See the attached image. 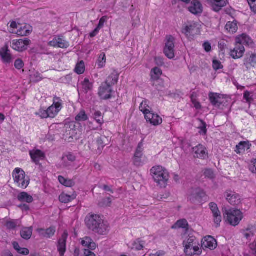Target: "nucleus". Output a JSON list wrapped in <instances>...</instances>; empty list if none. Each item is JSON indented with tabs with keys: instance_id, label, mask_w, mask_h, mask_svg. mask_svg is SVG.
I'll return each instance as SVG.
<instances>
[{
	"instance_id": "13d9d810",
	"label": "nucleus",
	"mask_w": 256,
	"mask_h": 256,
	"mask_svg": "<svg viewBox=\"0 0 256 256\" xmlns=\"http://www.w3.org/2000/svg\"><path fill=\"white\" fill-rule=\"evenodd\" d=\"M251 10L256 12V0H247Z\"/></svg>"
},
{
	"instance_id": "c756f323",
	"label": "nucleus",
	"mask_w": 256,
	"mask_h": 256,
	"mask_svg": "<svg viewBox=\"0 0 256 256\" xmlns=\"http://www.w3.org/2000/svg\"><path fill=\"white\" fill-rule=\"evenodd\" d=\"M18 200L20 202H26L31 203L33 201V198L32 196L26 192H20L17 196Z\"/></svg>"
},
{
	"instance_id": "6e6552de",
	"label": "nucleus",
	"mask_w": 256,
	"mask_h": 256,
	"mask_svg": "<svg viewBox=\"0 0 256 256\" xmlns=\"http://www.w3.org/2000/svg\"><path fill=\"white\" fill-rule=\"evenodd\" d=\"M30 43V40L28 38L24 40H14L11 42V47L16 51L22 52L27 49Z\"/></svg>"
},
{
	"instance_id": "f03ea898",
	"label": "nucleus",
	"mask_w": 256,
	"mask_h": 256,
	"mask_svg": "<svg viewBox=\"0 0 256 256\" xmlns=\"http://www.w3.org/2000/svg\"><path fill=\"white\" fill-rule=\"evenodd\" d=\"M150 173L154 182L160 188H165L167 184L169 174L167 170L161 166H154Z\"/></svg>"
},
{
	"instance_id": "69168bd1",
	"label": "nucleus",
	"mask_w": 256,
	"mask_h": 256,
	"mask_svg": "<svg viewBox=\"0 0 256 256\" xmlns=\"http://www.w3.org/2000/svg\"><path fill=\"white\" fill-rule=\"evenodd\" d=\"M203 48L206 52H210L212 49L210 44L208 42L204 43Z\"/></svg>"
},
{
	"instance_id": "5701e85b",
	"label": "nucleus",
	"mask_w": 256,
	"mask_h": 256,
	"mask_svg": "<svg viewBox=\"0 0 256 256\" xmlns=\"http://www.w3.org/2000/svg\"><path fill=\"white\" fill-rule=\"evenodd\" d=\"M49 44L54 47H58L62 48H68L70 44L69 42L60 37L54 38L50 42Z\"/></svg>"
},
{
	"instance_id": "f704fd0d",
	"label": "nucleus",
	"mask_w": 256,
	"mask_h": 256,
	"mask_svg": "<svg viewBox=\"0 0 256 256\" xmlns=\"http://www.w3.org/2000/svg\"><path fill=\"white\" fill-rule=\"evenodd\" d=\"M196 24H190L187 25L182 30V33L188 36V34H194V30L196 29Z\"/></svg>"
},
{
	"instance_id": "423d86ee",
	"label": "nucleus",
	"mask_w": 256,
	"mask_h": 256,
	"mask_svg": "<svg viewBox=\"0 0 256 256\" xmlns=\"http://www.w3.org/2000/svg\"><path fill=\"white\" fill-rule=\"evenodd\" d=\"M14 182L18 186L26 188L30 184V178L26 176L24 172L20 168H16L12 172Z\"/></svg>"
},
{
	"instance_id": "cd10ccee",
	"label": "nucleus",
	"mask_w": 256,
	"mask_h": 256,
	"mask_svg": "<svg viewBox=\"0 0 256 256\" xmlns=\"http://www.w3.org/2000/svg\"><path fill=\"white\" fill-rule=\"evenodd\" d=\"M213 10L219 12L226 4L227 0H210Z\"/></svg>"
},
{
	"instance_id": "a19ab883",
	"label": "nucleus",
	"mask_w": 256,
	"mask_h": 256,
	"mask_svg": "<svg viewBox=\"0 0 256 256\" xmlns=\"http://www.w3.org/2000/svg\"><path fill=\"white\" fill-rule=\"evenodd\" d=\"M198 120L200 122V124L198 128L200 130L199 133L201 135H206L207 132L206 124L202 120L198 119Z\"/></svg>"
},
{
	"instance_id": "c9c22d12",
	"label": "nucleus",
	"mask_w": 256,
	"mask_h": 256,
	"mask_svg": "<svg viewBox=\"0 0 256 256\" xmlns=\"http://www.w3.org/2000/svg\"><path fill=\"white\" fill-rule=\"evenodd\" d=\"M225 28L230 33H234L238 30V26L236 23L234 22H228L225 26Z\"/></svg>"
},
{
	"instance_id": "58836bf2",
	"label": "nucleus",
	"mask_w": 256,
	"mask_h": 256,
	"mask_svg": "<svg viewBox=\"0 0 256 256\" xmlns=\"http://www.w3.org/2000/svg\"><path fill=\"white\" fill-rule=\"evenodd\" d=\"M74 198V197L65 194H62L59 196L60 201L64 204L70 202Z\"/></svg>"
},
{
	"instance_id": "ea45409f",
	"label": "nucleus",
	"mask_w": 256,
	"mask_h": 256,
	"mask_svg": "<svg viewBox=\"0 0 256 256\" xmlns=\"http://www.w3.org/2000/svg\"><path fill=\"white\" fill-rule=\"evenodd\" d=\"M84 70L85 66L84 62L83 61H80V63L76 65L74 71L76 74H80L84 72Z\"/></svg>"
},
{
	"instance_id": "b1692460",
	"label": "nucleus",
	"mask_w": 256,
	"mask_h": 256,
	"mask_svg": "<svg viewBox=\"0 0 256 256\" xmlns=\"http://www.w3.org/2000/svg\"><path fill=\"white\" fill-rule=\"evenodd\" d=\"M236 43L238 44H242L252 46L254 44L252 40L246 34H243L238 36L236 40Z\"/></svg>"
},
{
	"instance_id": "a18cd8bd",
	"label": "nucleus",
	"mask_w": 256,
	"mask_h": 256,
	"mask_svg": "<svg viewBox=\"0 0 256 256\" xmlns=\"http://www.w3.org/2000/svg\"><path fill=\"white\" fill-rule=\"evenodd\" d=\"M142 146H143V144H142V142H140L138 144V147L136 148V150L134 155V156L135 157L142 158V156H143Z\"/></svg>"
},
{
	"instance_id": "f8f14e48",
	"label": "nucleus",
	"mask_w": 256,
	"mask_h": 256,
	"mask_svg": "<svg viewBox=\"0 0 256 256\" xmlns=\"http://www.w3.org/2000/svg\"><path fill=\"white\" fill-rule=\"evenodd\" d=\"M227 201L232 206H237L241 202L240 196L236 192L229 190L224 192Z\"/></svg>"
},
{
	"instance_id": "412c9836",
	"label": "nucleus",
	"mask_w": 256,
	"mask_h": 256,
	"mask_svg": "<svg viewBox=\"0 0 256 256\" xmlns=\"http://www.w3.org/2000/svg\"><path fill=\"white\" fill-rule=\"evenodd\" d=\"M209 98L212 105L216 107H220L224 102V98L220 94L210 92Z\"/></svg>"
},
{
	"instance_id": "aec40b11",
	"label": "nucleus",
	"mask_w": 256,
	"mask_h": 256,
	"mask_svg": "<svg viewBox=\"0 0 256 256\" xmlns=\"http://www.w3.org/2000/svg\"><path fill=\"white\" fill-rule=\"evenodd\" d=\"M0 56L3 62L5 64H10L12 61V56L10 53L8 46L5 45L0 50Z\"/></svg>"
},
{
	"instance_id": "39448f33",
	"label": "nucleus",
	"mask_w": 256,
	"mask_h": 256,
	"mask_svg": "<svg viewBox=\"0 0 256 256\" xmlns=\"http://www.w3.org/2000/svg\"><path fill=\"white\" fill-rule=\"evenodd\" d=\"M88 118L85 111L82 110L75 118L76 122H72L66 126V136L69 138H73L77 134L76 127V125H80V122H84L88 120Z\"/></svg>"
},
{
	"instance_id": "052dcab7",
	"label": "nucleus",
	"mask_w": 256,
	"mask_h": 256,
	"mask_svg": "<svg viewBox=\"0 0 256 256\" xmlns=\"http://www.w3.org/2000/svg\"><path fill=\"white\" fill-rule=\"evenodd\" d=\"M54 140V134L53 132L50 131L48 134L46 136L45 140L53 141Z\"/></svg>"
},
{
	"instance_id": "0eeeda50",
	"label": "nucleus",
	"mask_w": 256,
	"mask_h": 256,
	"mask_svg": "<svg viewBox=\"0 0 256 256\" xmlns=\"http://www.w3.org/2000/svg\"><path fill=\"white\" fill-rule=\"evenodd\" d=\"M206 193L200 188H192L189 191L188 200L192 204H200L206 196Z\"/></svg>"
},
{
	"instance_id": "7ed1b4c3",
	"label": "nucleus",
	"mask_w": 256,
	"mask_h": 256,
	"mask_svg": "<svg viewBox=\"0 0 256 256\" xmlns=\"http://www.w3.org/2000/svg\"><path fill=\"white\" fill-rule=\"evenodd\" d=\"M183 245L184 247V252L188 256L200 255L202 253V250L198 246V242L194 236H188V238L184 241Z\"/></svg>"
},
{
	"instance_id": "72a5a7b5",
	"label": "nucleus",
	"mask_w": 256,
	"mask_h": 256,
	"mask_svg": "<svg viewBox=\"0 0 256 256\" xmlns=\"http://www.w3.org/2000/svg\"><path fill=\"white\" fill-rule=\"evenodd\" d=\"M162 74V70L158 67L154 68L151 70V78L154 80H158Z\"/></svg>"
},
{
	"instance_id": "0e129e2a",
	"label": "nucleus",
	"mask_w": 256,
	"mask_h": 256,
	"mask_svg": "<svg viewBox=\"0 0 256 256\" xmlns=\"http://www.w3.org/2000/svg\"><path fill=\"white\" fill-rule=\"evenodd\" d=\"M154 62L158 66H162L164 64L163 58L160 57H156Z\"/></svg>"
},
{
	"instance_id": "7c9ffc66",
	"label": "nucleus",
	"mask_w": 256,
	"mask_h": 256,
	"mask_svg": "<svg viewBox=\"0 0 256 256\" xmlns=\"http://www.w3.org/2000/svg\"><path fill=\"white\" fill-rule=\"evenodd\" d=\"M32 227L24 228L20 230V236L24 240H29L32 235Z\"/></svg>"
},
{
	"instance_id": "bf43d9fd",
	"label": "nucleus",
	"mask_w": 256,
	"mask_h": 256,
	"mask_svg": "<svg viewBox=\"0 0 256 256\" xmlns=\"http://www.w3.org/2000/svg\"><path fill=\"white\" fill-rule=\"evenodd\" d=\"M92 240L90 237H85L82 242V244L83 246H86L89 245Z\"/></svg>"
},
{
	"instance_id": "338daca9",
	"label": "nucleus",
	"mask_w": 256,
	"mask_h": 256,
	"mask_svg": "<svg viewBox=\"0 0 256 256\" xmlns=\"http://www.w3.org/2000/svg\"><path fill=\"white\" fill-rule=\"evenodd\" d=\"M40 116L42 118H50V115L48 113V110H42L40 112Z\"/></svg>"
},
{
	"instance_id": "603ef678",
	"label": "nucleus",
	"mask_w": 256,
	"mask_h": 256,
	"mask_svg": "<svg viewBox=\"0 0 256 256\" xmlns=\"http://www.w3.org/2000/svg\"><path fill=\"white\" fill-rule=\"evenodd\" d=\"M244 98L248 103L251 102L254 100L251 96V93L247 90L244 93Z\"/></svg>"
},
{
	"instance_id": "8fccbe9b",
	"label": "nucleus",
	"mask_w": 256,
	"mask_h": 256,
	"mask_svg": "<svg viewBox=\"0 0 256 256\" xmlns=\"http://www.w3.org/2000/svg\"><path fill=\"white\" fill-rule=\"evenodd\" d=\"M83 88L86 91L90 90L92 89V84L88 78H85L82 82Z\"/></svg>"
},
{
	"instance_id": "ddd939ff",
	"label": "nucleus",
	"mask_w": 256,
	"mask_h": 256,
	"mask_svg": "<svg viewBox=\"0 0 256 256\" xmlns=\"http://www.w3.org/2000/svg\"><path fill=\"white\" fill-rule=\"evenodd\" d=\"M68 234L64 231L60 238L58 240L57 248L60 256H64L66 252V243Z\"/></svg>"
},
{
	"instance_id": "e2e57ef3",
	"label": "nucleus",
	"mask_w": 256,
	"mask_h": 256,
	"mask_svg": "<svg viewBox=\"0 0 256 256\" xmlns=\"http://www.w3.org/2000/svg\"><path fill=\"white\" fill-rule=\"evenodd\" d=\"M252 163L250 166V170L253 173L256 174V158L252 161Z\"/></svg>"
},
{
	"instance_id": "a211bd4d",
	"label": "nucleus",
	"mask_w": 256,
	"mask_h": 256,
	"mask_svg": "<svg viewBox=\"0 0 256 256\" xmlns=\"http://www.w3.org/2000/svg\"><path fill=\"white\" fill-rule=\"evenodd\" d=\"M217 242L216 240L211 236H208L204 238L202 241V247L208 248L212 250L216 248Z\"/></svg>"
},
{
	"instance_id": "37998d69",
	"label": "nucleus",
	"mask_w": 256,
	"mask_h": 256,
	"mask_svg": "<svg viewBox=\"0 0 256 256\" xmlns=\"http://www.w3.org/2000/svg\"><path fill=\"white\" fill-rule=\"evenodd\" d=\"M17 224V220H9L6 222L5 226L8 229L14 230L16 228Z\"/></svg>"
},
{
	"instance_id": "3c124183",
	"label": "nucleus",
	"mask_w": 256,
	"mask_h": 256,
	"mask_svg": "<svg viewBox=\"0 0 256 256\" xmlns=\"http://www.w3.org/2000/svg\"><path fill=\"white\" fill-rule=\"evenodd\" d=\"M112 202L110 198H106L102 200V202L98 203V206L101 207L110 206Z\"/></svg>"
},
{
	"instance_id": "dca6fc26",
	"label": "nucleus",
	"mask_w": 256,
	"mask_h": 256,
	"mask_svg": "<svg viewBox=\"0 0 256 256\" xmlns=\"http://www.w3.org/2000/svg\"><path fill=\"white\" fill-rule=\"evenodd\" d=\"M145 119L147 122H149L153 126H158L162 123V118L157 114L152 112H148L144 116Z\"/></svg>"
},
{
	"instance_id": "680f3d73",
	"label": "nucleus",
	"mask_w": 256,
	"mask_h": 256,
	"mask_svg": "<svg viewBox=\"0 0 256 256\" xmlns=\"http://www.w3.org/2000/svg\"><path fill=\"white\" fill-rule=\"evenodd\" d=\"M64 158L65 159L66 158L70 162H74L76 159V156L70 153H68V154Z\"/></svg>"
},
{
	"instance_id": "4be33fe9",
	"label": "nucleus",
	"mask_w": 256,
	"mask_h": 256,
	"mask_svg": "<svg viewBox=\"0 0 256 256\" xmlns=\"http://www.w3.org/2000/svg\"><path fill=\"white\" fill-rule=\"evenodd\" d=\"M193 151L194 154V156L196 158L202 159H205L208 158V152H206V149L202 144H199L194 148Z\"/></svg>"
},
{
	"instance_id": "4c0bfd02",
	"label": "nucleus",
	"mask_w": 256,
	"mask_h": 256,
	"mask_svg": "<svg viewBox=\"0 0 256 256\" xmlns=\"http://www.w3.org/2000/svg\"><path fill=\"white\" fill-rule=\"evenodd\" d=\"M246 232L244 234V236L248 239L251 236H252L256 232V226H248L246 230Z\"/></svg>"
},
{
	"instance_id": "c03bdc74",
	"label": "nucleus",
	"mask_w": 256,
	"mask_h": 256,
	"mask_svg": "<svg viewBox=\"0 0 256 256\" xmlns=\"http://www.w3.org/2000/svg\"><path fill=\"white\" fill-rule=\"evenodd\" d=\"M94 117L96 121L100 124L102 125L104 123V120L103 116H102V112H95L94 114Z\"/></svg>"
},
{
	"instance_id": "de8ad7c7",
	"label": "nucleus",
	"mask_w": 256,
	"mask_h": 256,
	"mask_svg": "<svg viewBox=\"0 0 256 256\" xmlns=\"http://www.w3.org/2000/svg\"><path fill=\"white\" fill-rule=\"evenodd\" d=\"M106 57L104 53H102L98 60V64L100 68H102L105 65Z\"/></svg>"
},
{
	"instance_id": "1a4fd4ad",
	"label": "nucleus",
	"mask_w": 256,
	"mask_h": 256,
	"mask_svg": "<svg viewBox=\"0 0 256 256\" xmlns=\"http://www.w3.org/2000/svg\"><path fill=\"white\" fill-rule=\"evenodd\" d=\"M53 104L48 108L50 118H54L62 108V100L57 96L54 98Z\"/></svg>"
},
{
	"instance_id": "9d476101",
	"label": "nucleus",
	"mask_w": 256,
	"mask_h": 256,
	"mask_svg": "<svg viewBox=\"0 0 256 256\" xmlns=\"http://www.w3.org/2000/svg\"><path fill=\"white\" fill-rule=\"evenodd\" d=\"M167 41L164 48V52L165 55L170 59L173 58L174 54V38L172 36L166 37Z\"/></svg>"
},
{
	"instance_id": "6e6d98bb",
	"label": "nucleus",
	"mask_w": 256,
	"mask_h": 256,
	"mask_svg": "<svg viewBox=\"0 0 256 256\" xmlns=\"http://www.w3.org/2000/svg\"><path fill=\"white\" fill-rule=\"evenodd\" d=\"M24 66L22 60L20 59H17L14 62V66L18 70H20Z\"/></svg>"
},
{
	"instance_id": "49530a36",
	"label": "nucleus",
	"mask_w": 256,
	"mask_h": 256,
	"mask_svg": "<svg viewBox=\"0 0 256 256\" xmlns=\"http://www.w3.org/2000/svg\"><path fill=\"white\" fill-rule=\"evenodd\" d=\"M144 242L138 238L134 242L133 246L136 250H140L144 248Z\"/></svg>"
},
{
	"instance_id": "9b49d317",
	"label": "nucleus",
	"mask_w": 256,
	"mask_h": 256,
	"mask_svg": "<svg viewBox=\"0 0 256 256\" xmlns=\"http://www.w3.org/2000/svg\"><path fill=\"white\" fill-rule=\"evenodd\" d=\"M112 86L105 82L102 84L98 91V95L101 99L106 100L112 98V93L113 91Z\"/></svg>"
},
{
	"instance_id": "393cba45",
	"label": "nucleus",
	"mask_w": 256,
	"mask_h": 256,
	"mask_svg": "<svg viewBox=\"0 0 256 256\" xmlns=\"http://www.w3.org/2000/svg\"><path fill=\"white\" fill-rule=\"evenodd\" d=\"M30 156L32 161L38 164L40 160H44L45 158L44 154L39 150H33L30 152Z\"/></svg>"
},
{
	"instance_id": "4468645a",
	"label": "nucleus",
	"mask_w": 256,
	"mask_h": 256,
	"mask_svg": "<svg viewBox=\"0 0 256 256\" xmlns=\"http://www.w3.org/2000/svg\"><path fill=\"white\" fill-rule=\"evenodd\" d=\"M209 206L213 214L214 222L216 224V227L218 228L220 226V223L222 222L220 212L218 210L217 204L214 202H210L209 204Z\"/></svg>"
},
{
	"instance_id": "f257e3e1",
	"label": "nucleus",
	"mask_w": 256,
	"mask_h": 256,
	"mask_svg": "<svg viewBox=\"0 0 256 256\" xmlns=\"http://www.w3.org/2000/svg\"><path fill=\"white\" fill-rule=\"evenodd\" d=\"M88 228L100 235H106L109 232V226L101 217L96 214H88L85 218Z\"/></svg>"
},
{
	"instance_id": "bb28decb",
	"label": "nucleus",
	"mask_w": 256,
	"mask_h": 256,
	"mask_svg": "<svg viewBox=\"0 0 256 256\" xmlns=\"http://www.w3.org/2000/svg\"><path fill=\"white\" fill-rule=\"evenodd\" d=\"M32 32V28L30 25L26 24L22 26V25L18 24V28L16 34L20 36H25L30 34Z\"/></svg>"
},
{
	"instance_id": "a878e982",
	"label": "nucleus",
	"mask_w": 256,
	"mask_h": 256,
	"mask_svg": "<svg viewBox=\"0 0 256 256\" xmlns=\"http://www.w3.org/2000/svg\"><path fill=\"white\" fill-rule=\"evenodd\" d=\"M38 232L41 236L50 238L54 234L56 228L54 227H50L46 230L40 228L38 230Z\"/></svg>"
},
{
	"instance_id": "864d4df0",
	"label": "nucleus",
	"mask_w": 256,
	"mask_h": 256,
	"mask_svg": "<svg viewBox=\"0 0 256 256\" xmlns=\"http://www.w3.org/2000/svg\"><path fill=\"white\" fill-rule=\"evenodd\" d=\"M213 64V68L214 70H217L220 69H222L223 68V66H222L221 62L218 60H214L212 62Z\"/></svg>"
},
{
	"instance_id": "4d7b16f0",
	"label": "nucleus",
	"mask_w": 256,
	"mask_h": 256,
	"mask_svg": "<svg viewBox=\"0 0 256 256\" xmlns=\"http://www.w3.org/2000/svg\"><path fill=\"white\" fill-rule=\"evenodd\" d=\"M133 163L137 166H141L143 164L142 158L135 157L134 156L133 158Z\"/></svg>"
},
{
	"instance_id": "774afa93",
	"label": "nucleus",
	"mask_w": 256,
	"mask_h": 256,
	"mask_svg": "<svg viewBox=\"0 0 256 256\" xmlns=\"http://www.w3.org/2000/svg\"><path fill=\"white\" fill-rule=\"evenodd\" d=\"M84 256H96V254L89 250L85 249L84 252Z\"/></svg>"
},
{
	"instance_id": "e433bc0d",
	"label": "nucleus",
	"mask_w": 256,
	"mask_h": 256,
	"mask_svg": "<svg viewBox=\"0 0 256 256\" xmlns=\"http://www.w3.org/2000/svg\"><path fill=\"white\" fill-rule=\"evenodd\" d=\"M148 103V101L144 100L141 102L139 108L140 110L143 112L144 116H146V114L150 112L148 108H150Z\"/></svg>"
},
{
	"instance_id": "2eb2a0df",
	"label": "nucleus",
	"mask_w": 256,
	"mask_h": 256,
	"mask_svg": "<svg viewBox=\"0 0 256 256\" xmlns=\"http://www.w3.org/2000/svg\"><path fill=\"white\" fill-rule=\"evenodd\" d=\"M188 10L192 14L198 16L202 14L203 7L199 1L195 0L190 2V5L188 7Z\"/></svg>"
},
{
	"instance_id": "f3484780",
	"label": "nucleus",
	"mask_w": 256,
	"mask_h": 256,
	"mask_svg": "<svg viewBox=\"0 0 256 256\" xmlns=\"http://www.w3.org/2000/svg\"><path fill=\"white\" fill-rule=\"evenodd\" d=\"M244 64L247 70L254 68L256 66V54H246L244 60Z\"/></svg>"
},
{
	"instance_id": "473e14b6",
	"label": "nucleus",
	"mask_w": 256,
	"mask_h": 256,
	"mask_svg": "<svg viewBox=\"0 0 256 256\" xmlns=\"http://www.w3.org/2000/svg\"><path fill=\"white\" fill-rule=\"evenodd\" d=\"M58 180L61 184L67 187H72L74 185V182L72 180L66 179L61 176H58Z\"/></svg>"
},
{
	"instance_id": "09e8293b",
	"label": "nucleus",
	"mask_w": 256,
	"mask_h": 256,
	"mask_svg": "<svg viewBox=\"0 0 256 256\" xmlns=\"http://www.w3.org/2000/svg\"><path fill=\"white\" fill-rule=\"evenodd\" d=\"M176 224L179 228H188V226L187 220L185 219L178 220L176 222Z\"/></svg>"
},
{
	"instance_id": "6ab92c4d",
	"label": "nucleus",
	"mask_w": 256,
	"mask_h": 256,
	"mask_svg": "<svg viewBox=\"0 0 256 256\" xmlns=\"http://www.w3.org/2000/svg\"><path fill=\"white\" fill-rule=\"evenodd\" d=\"M244 51L245 49L243 46L236 44L235 48L231 50L230 54L234 59H238L243 56Z\"/></svg>"
},
{
	"instance_id": "2f4dec72",
	"label": "nucleus",
	"mask_w": 256,
	"mask_h": 256,
	"mask_svg": "<svg viewBox=\"0 0 256 256\" xmlns=\"http://www.w3.org/2000/svg\"><path fill=\"white\" fill-rule=\"evenodd\" d=\"M248 150L250 148V144L248 142H241L236 147L235 152L237 154H240L245 150L246 148Z\"/></svg>"
},
{
	"instance_id": "5fc2aeb1",
	"label": "nucleus",
	"mask_w": 256,
	"mask_h": 256,
	"mask_svg": "<svg viewBox=\"0 0 256 256\" xmlns=\"http://www.w3.org/2000/svg\"><path fill=\"white\" fill-rule=\"evenodd\" d=\"M204 176L208 178L212 179L214 177L213 171L210 169H206L204 172Z\"/></svg>"
},
{
	"instance_id": "79ce46f5",
	"label": "nucleus",
	"mask_w": 256,
	"mask_h": 256,
	"mask_svg": "<svg viewBox=\"0 0 256 256\" xmlns=\"http://www.w3.org/2000/svg\"><path fill=\"white\" fill-rule=\"evenodd\" d=\"M106 140V138L104 136H102L98 137L96 140V144L98 146V149L101 150L106 145L105 144V140Z\"/></svg>"
},
{
	"instance_id": "20e7f679",
	"label": "nucleus",
	"mask_w": 256,
	"mask_h": 256,
	"mask_svg": "<svg viewBox=\"0 0 256 256\" xmlns=\"http://www.w3.org/2000/svg\"><path fill=\"white\" fill-rule=\"evenodd\" d=\"M224 217L226 218L228 222L232 226H236L238 224L243 218L242 212L238 209L226 208H222Z\"/></svg>"
},
{
	"instance_id": "c85d7f7f",
	"label": "nucleus",
	"mask_w": 256,
	"mask_h": 256,
	"mask_svg": "<svg viewBox=\"0 0 256 256\" xmlns=\"http://www.w3.org/2000/svg\"><path fill=\"white\" fill-rule=\"evenodd\" d=\"M119 78V74L117 71L114 70L112 72L108 77L105 82L112 86L117 84Z\"/></svg>"
}]
</instances>
